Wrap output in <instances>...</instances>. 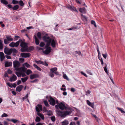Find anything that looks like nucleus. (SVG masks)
Wrapping results in <instances>:
<instances>
[{
    "label": "nucleus",
    "instance_id": "nucleus-31",
    "mask_svg": "<svg viewBox=\"0 0 125 125\" xmlns=\"http://www.w3.org/2000/svg\"><path fill=\"white\" fill-rule=\"evenodd\" d=\"M63 77L64 79H66L67 80H69V78H68V77H67V76L66 74H64L63 75Z\"/></svg>",
    "mask_w": 125,
    "mask_h": 125
},
{
    "label": "nucleus",
    "instance_id": "nucleus-45",
    "mask_svg": "<svg viewBox=\"0 0 125 125\" xmlns=\"http://www.w3.org/2000/svg\"><path fill=\"white\" fill-rule=\"evenodd\" d=\"M8 41L7 39H4V43L5 44H7L9 43L8 42Z\"/></svg>",
    "mask_w": 125,
    "mask_h": 125
},
{
    "label": "nucleus",
    "instance_id": "nucleus-50",
    "mask_svg": "<svg viewBox=\"0 0 125 125\" xmlns=\"http://www.w3.org/2000/svg\"><path fill=\"white\" fill-rule=\"evenodd\" d=\"M89 106H91L92 108H93L94 107V103H91L90 104V105H89Z\"/></svg>",
    "mask_w": 125,
    "mask_h": 125
},
{
    "label": "nucleus",
    "instance_id": "nucleus-15",
    "mask_svg": "<svg viewBox=\"0 0 125 125\" xmlns=\"http://www.w3.org/2000/svg\"><path fill=\"white\" fill-rule=\"evenodd\" d=\"M21 44L20 46L21 47L27 48V47L26 44L25 42L22 41L21 42Z\"/></svg>",
    "mask_w": 125,
    "mask_h": 125
},
{
    "label": "nucleus",
    "instance_id": "nucleus-63",
    "mask_svg": "<svg viewBox=\"0 0 125 125\" xmlns=\"http://www.w3.org/2000/svg\"><path fill=\"white\" fill-rule=\"evenodd\" d=\"M47 110L46 108L45 107H44L43 109V111L44 112H46L47 111Z\"/></svg>",
    "mask_w": 125,
    "mask_h": 125
},
{
    "label": "nucleus",
    "instance_id": "nucleus-32",
    "mask_svg": "<svg viewBox=\"0 0 125 125\" xmlns=\"http://www.w3.org/2000/svg\"><path fill=\"white\" fill-rule=\"evenodd\" d=\"M41 33L40 32H38L37 34V36L38 38L40 39H41Z\"/></svg>",
    "mask_w": 125,
    "mask_h": 125
},
{
    "label": "nucleus",
    "instance_id": "nucleus-4",
    "mask_svg": "<svg viewBox=\"0 0 125 125\" xmlns=\"http://www.w3.org/2000/svg\"><path fill=\"white\" fill-rule=\"evenodd\" d=\"M50 42L47 43L45 46L46 49L45 51H43V53L46 54H49L51 51L52 49L49 46Z\"/></svg>",
    "mask_w": 125,
    "mask_h": 125
},
{
    "label": "nucleus",
    "instance_id": "nucleus-42",
    "mask_svg": "<svg viewBox=\"0 0 125 125\" xmlns=\"http://www.w3.org/2000/svg\"><path fill=\"white\" fill-rule=\"evenodd\" d=\"M47 115L49 116H51L52 115V112L50 111H47Z\"/></svg>",
    "mask_w": 125,
    "mask_h": 125
},
{
    "label": "nucleus",
    "instance_id": "nucleus-12",
    "mask_svg": "<svg viewBox=\"0 0 125 125\" xmlns=\"http://www.w3.org/2000/svg\"><path fill=\"white\" fill-rule=\"evenodd\" d=\"M17 79V77L15 75H13V76L10 78V82H13L16 80Z\"/></svg>",
    "mask_w": 125,
    "mask_h": 125
},
{
    "label": "nucleus",
    "instance_id": "nucleus-52",
    "mask_svg": "<svg viewBox=\"0 0 125 125\" xmlns=\"http://www.w3.org/2000/svg\"><path fill=\"white\" fill-rule=\"evenodd\" d=\"M102 55L103 56V57L105 59H106V58L107 56V54H103Z\"/></svg>",
    "mask_w": 125,
    "mask_h": 125
},
{
    "label": "nucleus",
    "instance_id": "nucleus-20",
    "mask_svg": "<svg viewBox=\"0 0 125 125\" xmlns=\"http://www.w3.org/2000/svg\"><path fill=\"white\" fill-rule=\"evenodd\" d=\"M79 11L80 12L82 13H85L86 12V10L85 8H81L79 9Z\"/></svg>",
    "mask_w": 125,
    "mask_h": 125
},
{
    "label": "nucleus",
    "instance_id": "nucleus-9",
    "mask_svg": "<svg viewBox=\"0 0 125 125\" xmlns=\"http://www.w3.org/2000/svg\"><path fill=\"white\" fill-rule=\"evenodd\" d=\"M59 108L61 110H63L64 109H67V107L65 104L61 102L59 104Z\"/></svg>",
    "mask_w": 125,
    "mask_h": 125
},
{
    "label": "nucleus",
    "instance_id": "nucleus-58",
    "mask_svg": "<svg viewBox=\"0 0 125 125\" xmlns=\"http://www.w3.org/2000/svg\"><path fill=\"white\" fill-rule=\"evenodd\" d=\"M81 73L84 76H85L86 77H87V75H86V74H85V73H84L83 72H81Z\"/></svg>",
    "mask_w": 125,
    "mask_h": 125
},
{
    "label": "nucleus",
    "instance_id": "nucleus-28",
    "mask_svg": "<svg viewBox=\"0 0 125 125\" xmlns=\"http://www.w3.org/2000/svg\"><path fill=\"white\" fill-rule=\"evenodd\" d=\"M3 45L2 44V41L0 40V49L2 50L3 49Z\"/></svg>",
    "mask_w": 125,
    "mask_h": 125
},
{
    "label": "nucleus",
    "instance_id": "nucleus-6",
    "mask_svg": "<svg viewBox=\"0 0 125 125\" xmlns=\"http://www.w3.org/2000/svg\"><path fill=\"white\" fill-rule=\"evenodd\" d=\"M20 62L17 61H15L13 62V65L14 68H15L16 70V69L18 68V67L20 66Z\"/></svg>",
    "mask_w": 125,
    "mask_h": 125
},
{
    "label": "nucleus",
    "instance_id": "nucleus-22",
    "mask_svg": "<svg viewBox=\"0 0 125 125\" xmlns=\"http://www.w3.org/2000/svg\"><path fill=\"white\" fill-rule=\"evenodd\" d=\"M7 39L9 41H12L13 40V39L10 36L7 35L6 36Z\"/></svg>",
    "mask_w": 125,
    "mask_h": 125
},
{
    "label": "nucleus",
    "instance_id": "nucleus-30",
    "mask_svg": "<svg viewBox=\"0 0 125 125\" xmlns=\"http://www.w3.org/2000/svg\"><path fill=\"white\" fill-rule=\"evenodd\" d=\"M19 7V6L18 5H15L12 8L13 10H17Z\"/></svg>",
    "mask_w": 125,
    "mask_h": 125
},
{
    "label": "nucleus",
    "instance_id": "nucleus-61",
    "mask_svg": "<svg viewBox=\"0 0 125 125\" xmlns=\"http://www.w3.org/2000/svg\"><path fill=\"white\" fill-rule=\"evenodd\" d=\"M38 81L37 79H35L33 81H31L30 82L31 83H34V82H36Z\"/></svg>",
    "mask_w": 125,
    "mask_h": 125
},
{
    "label": "nucleus",
    "instance_id": "nucleus-29",
    "mask_svg": "<svg viewBox=\"0 0 125 125\" xmlns=\"http://www.w3.org/2000/svg\"><path fill=\"white\" fill-rule=\"evenodd\" d=\"M35 62L37 63L38 64L39 63L42 64H44V62L40 60H39L38 61H35Z\"/></svg>",
    "mask_w": 125,
    "mask_h": 125
},
{
    "label": "nucleus",
    "instance_id": "nucleus-40",
    "mask_svg": "<svg viewBox=\"0 0 125 125\" xmlns=\"http://www.w3.org/2000/svg\"><path fill=\"white\" fill-rule=\"evenodd\" d=\"M45 45V44L43 42H41L40 44V47H43Z\"/></svg>",
    "mask_w": 125,
    "mask_h": 125
},
{
    "label": "nucleus",
    "instance_id": "nucleus-54",
    "mask_svg": "<svg viewBox=\"0 0 125 125\" xmlns=\"http://www.w3.org/2000/svg\"><path fill=\"white\" fill-rule=\"evenodd\" d=\"M19 60L20 61H21L22 62H23L24 61V59L23 58H20Z\"/></svg>",
    "mask_w": 125,
    "mask_h": 125
},
{
    "label": "nucleus",
    "instance_id": "nucleus-51",
    "mask_svg": "<svg viewBox=\"0 0 125 125\" xmlns=\"http://www.w3.org/2000/svg\"><path fill=\"white\" fill-rule=\"evenodd\" d=\"M89 106H91L92 108H93L94 107V103H91L90 104V105H89Z\"/></svg>",
    "mask_w": 125,
    "mask_h": 125
},
{
    "label": "nucleus",
    "instance_id": "nucleus-43",
    "mask_svg": "<svg viewBox=\"0 0 125 125\" xmlns=\"http://www.w3.org/2000/svg\"><path fill=\"white\" fill-rule=\"evenodd\" d=\"M49 75L52 78L54 76V75L51 72L50 74H49Z\"/></svg>",
    "mask_w": 125,
    "mask_h": 125
},
{
    "label": "nucleus",
    "instance_id": "nucleus-35",
    "mask_svg": "<svg viewBox=\"0 0 125 125\" xmlns=\"http://www.w3.org/2000/svg\"><path fill=\"white\" fill-rule=\"evenodd\" d=\"M51 119L53 122H54L55 120V118L54 116H51Z\"/></svg>",
    "mask_w": 125,
    "mask_h": 125
},
{
    "label": "nucleus",
    "instance_id": "nucleus-21",
    "mask_svg": "<svg viewBox=\"0 0 125 125\" xmlns=\"http://www.w3.org/2000/svg\"><path fill=\"white\" fill-rule=\"evenodd\" d=\"M57 68L56 67H54L51 69H50V71L51 72H52V73H54V72L57 71Z\"/></svg>",
    "mask_w": 125,
    "mask_h": 125
},
{
    "label": "nucleus",
    "instance_id": "nucleus-11",
    "mask_svg": "<svg viewBox=\"0 0 125 125\" xmlns=\"http://www.w3.org/2000/svg\"><path fill=\"white\" fill-rule=\"evenodd\" d=\"M39 75L37 74H34L30 75V78L31 79H33L35 78L39 77Z\"/></svg>",
    "mask_w": 125,
    "mask_h": 125
},
{
    "label": "nucleus",
    "instance_id": "nucleus-55",
    "mask_svg": "<svg viewBox=\"0 0 125 125\" xmlns=\"http://www.w3.org/2000/svg\"><path fill=\"white\" fill-rule=\"evenodd\" d=\"M7 85H8V86H9L10 87L12 88V84H11L10 83H7Z\"/></svg>",
    "mask_w": 125,
    "mask_h": 125
},
{
    "label": "nucleus",
    "instance_id": "nucleus-7",
    "mask_svg": "<svg viewBox=\"0 0 125 125\" xmlns=\"http://www.w3.org/2000/svg\"><path fill=\"white\" fill-rule=\"evenodd\" d=\"M35 108L36 111L37 112V115L40 117L42 120H43L44 118V116L43 115L39 113L40 112V110L38 107L36 106Z\"/></svg>",
    "mask_w": 125,
    "mask_h": 125
},
{
    "label": "nucleus",
    "instance_id": "nucleus-59",
    "mask_svg": "<svg viewBox=\"0 0 125 125\" xmlns=\"http://www.w3.org/2000/svg\"><path fill=\"white\" fill-rule=\"evenodd\" d=\"M22 72H21V75L22 77H24L26 75L24 73H23Z\"/></svg>",
    "mask_w": 125,
    "mask_h": 125
},
{
    "label": "nucleus",
    "instance_id": "nucleus-62",
    "mask_svg": "<svg viewBox=\"0 0 125 125\" xmlns=\"http://www.w3.org/2000/svg\"><path fill=\"white\" fill-rule=\"evenodd\" d=\"M21 80H19L17 81V84L18 85L20 84L21 83Z\"/></svg>",
    "mask_w": 125,
    "mask_h": 125
},
{
    "label": "nucleus",
    "instance_id": "nucleus-33",
    "mask_svg": "<svg viewBox=\"0 0 125 125\" xmlns=\"http://www.w3.org/2000/svg\"><path fill=\"white\" fill-rule=\"evenodd\" d=\"M19 4L21 6H23L24 5V3H23V1L22 0H20L19 2Z\"/></svg>",
    "mask_w": 125,
    "mask_h": 125
},
{
    "label": "nucleus",
    "instance_id": "nucleus-3",
    "mask_svg": "<svg viewBox=\"0 0 125 125\" xmlns=\"http://www.w3.org/2000/svg\"><path fill=\"white\" fill-rule=\"evenodd\" d=\"M72 111H66L64 112L59 111L58 112L57 115L61 117H65L67 115H70Z\"/></svg>",
    "mask_w": 125,
    "mask_h": 125
},
{
    "label": "nucleus",
    "instance_id": "nucleus-36",
    "mask_svg": "<svg viewBox=\"0 0 125 125\" xmlns=\"http://www.w3.org/2000/svg\"><path fill=\"white\" fill-rule=\"evenodd\" d=\"M41 120L40 118L39 117H37L35 119V121L36 122H39Z\"/></svg>",
    "mask_w": 125,
    "mask_h": 125
},
{
    "label": "nucleus",
    "instance_id": "nucleus-27",
    "mask_svg": "<svg viewBox=\"0 0 125 125\" xmlns=\"http://www.w3.org/2000/svg\"><path fill=\"white\" fill-rule=\"evenodd\" d=\"M33 66L38 70L41 71V69L39 66H38L36 64H34L33 65Z\"/></svg>",
    "mask_w": 125,
    "mask_h": 125
},
{
    "label": "nucleus",
    "instance_id": "nucleus-2",
    "mask_svg": "<svg viewBox=\"0 0 125 125\" xmlns=\"http://www.w3.org/2000/svg\"><path fill=\"white\" fill-rule=\"evenodd\" d=\"M27 69V68H26L24 66L19 68H17L16 71L18 72H16L15 73L18 77H20L21 75V72H24Z\"/></svg>",
    "mask_w": 125,
    "mask_h": 125
},
{
    "label": "nucleus",
    "instance_id": "nucleus-34",
    "mask_svg": "<svg viewBox=\"0 0 125 125\" xmlns=\"http://www.w3.org/2000/svg\"><path fill=\"white\" fill-rule=\"evenodd\" d=\"M18 121V120L15 119H12L11 120V121L13 122L14 123H17Z\"/></svg>",
    "mask_w": 125,
    "mask_h": 125
},
{
    "label": "nucleus",
    "instance_id": "nucleus-26",
    "mask_svg": "<svg viewBox=\"0 0 125 125\" xmlns=\"http://www.w3.org/2000/svg\"><path fill=\"white\" fill-rule=\"evenodd\" d=\"M0 1L1 3L5 5H7L8 4V2L6 0H1Z\"/></svg>",
    "mask_w": 125,
    "mask_h": 125
},
{
    "label": "nucleus",
    "instance_id": "nucleus-17",
    "mask_svg": "<svg viewBox=\"0 0 125 125\" xmlns=\"http://www.w3.org/2000/svg\"><path fill=\"white\" fill-rule=\"evenodd\" d=\"M4 52L7 55H10L11 54V49L9 50H4Z\"/></svg>",
    "mask_w": 125,
    "mask_h": 125
},
{
    "label": "nucleus",
    "instance_id": "nucleus-46",
    "mask_svg": "<svg viewBox=\"0 0 125 125\" xmlns=\"http://www.w3.org/2000/svg\"><path fill=\"white\" fill-rule=\"evenodd\" d=\"M67 7L68 8L70 9L71 10H72V9L73 8L71 6L69 5L67 6Z\"/></svg>",
    "mask_w": 125,
    "mask_h": 125
},
{
    "label": "nucleus",
    "instance_id": "nucleus-48",
    "mask_svg": "<svg viewBox=\"0 0 125 125\" xmlns=\"http://www.w3.org/2000/svg\"><path fill=\"white\" fill-rule=\"evenodd\" d=\"M8 116V115L5 113H4L3 115H1V117H6Z\"/></svg>",
    "mask_w": 125,
    "mask_h": 125
},
{
    "label": "nucleus",
    "instance_id": "nucleus-19",
    "mask_svg": "<svg viewBox=\"0 0 125 125\" xmlns=\"http://www.w3.org/2000/svg\"><path fill=\"white\" fill-rule=\"evenodd\" d=\"M34 37L35 39V42L36 44L37 45H38L39 44V40L37 38L36 36L35 35H34Z\"/></svg>",
    "mask_w": 125,
    "mask_h": 125
},
{
    "label": "nucleus",
    "instance_id": "nucleus-38",
    "mask_svg": "<svg viewBox=\"0 0 125 125\" xmlns=\"http://www.w3.org/2000/svg\"><path fill=\"white\" fill-rule=\"evenodd\" d=\"M19 1L17 0H13L12 1V3L14 4H17L18 3Z\"/></svg>",
    "mask_w": 125,
    "mask_h": 125
},
{
    "label": "nucleus",
    "instance_id": "nucleus-25",
    "mask_svg": "<svg viewBox=\"0 0 125 125\" xmlns=\"http://www.w3.org/2000/svg\"><path fill=\"white\" fill-rule=\"evenodd\" d=\"M28 79V77L27 76L25 78H21V79L22 82L23 83L25 82Z\"/></svg>",
    "mask_w": 125,
    "mask_h": 125
},
{
    "label": "nucleus",
    "instance_id": "nucleus-5",
    "mask_svg": "<svg viewBox=\"0 0 125 125\" xmlns=\"http://www.w3.org/2000/svg\"><path fill=\"white\" fill-rule=\"evenodd\" d=\"M22 39H20L16 43L12 42L9 44V46L11 47H17L19 46L20 43Z\"/></svg>",
    "mask_w": 125,
    "mask_h": 125
},
{
    "label": "nucleus",
    "instance_id": "nucleus-37",
    "mask_svg": "<svg viewBox=\"0 0 125 125\" xmlns=\"http://www.w3.org/2000/svg\"><path fill=\"white\" fill-rule=\"evenodd\" d=\"M37 106L38 107V108L39 109V110H41V111H42V105H41L39 104H38L37 105Z\"/></svg>",
    "mask_w": 125,
    "mask_h": 125
},
{
    "label": "nucleus",
    "instance_id": "nucleus-39",
    "mask_svg": "<svg viewBox=\"0 0 125 125\" xmlns=\"http://www.w3.org/2000/svg\"><path fill=\"white\" fill-rule=\"evenodd\" d=\"M26 48L21 47V52H24L26 51Z\"/></svg>",
    "mask_w": 125,
    "mask_h": 125
},
{
    "label": "nucleus",
    "instance_id": "nucleus-14",
    "mask_svg": "<svg viewBox=\"0 0 125 125\" xmlns=\"http://www.w3.org/2000/svg\"><path fill=\"white\" fill-rule=\"evenodd\" d=\"M0 58L1 61H2L5 58L3 52H0Z\"/></svg>",
    "mask_w": 125,
    "mask_h": 125
},
{
    "label": "nucleus",
    "instance_id": "nucleus-8",
    "mask_svg": "<svg viewBox=\"0 0 125 125\" xmlns=\"http://www.w3.org/2000/svg\"><path fill=\"white\" fill-rule=\"evenodd\" d=\"M49 101L50 103V104L51 105L54 106L55 105V101L54 99L51 96H50V99Z\"/></svg>",
    "mask_w": 125,
    "mask_h": 125
},
{
    "label": "nucleus",
    "instance_id": "nucleus-57",
    "mask_svg": "<svg viewBox=\"0 0 125 125\" xmlns=\"http://www.w3.org/2000/svg\"><path fill=\"white\" fill-rule=\"evenodd\" d=\"M5 57L7 59H11V57L10 56L6 55Z\"/></svg>",
    "mask_w": 125,
    "mask_h": 125
},
{
    "label": "nucleus",
    "instance_id": "nucleus-13",
    "mask_svg": "<svg viewBox=\"0 0 125 125\" xmlns=\"http://www.w3.org/2000/svg\"><path fill=\"white\" fill-rule=\"evenodd\" d=\"M23 87V86L21 85L17 87L16 90L18 92H20L21 91L22 88Z\"/></svg>",
    "mask_w": 125,
    "mask_h": 125
},
{
    "label": "nucleus",
    "instance_id": "nucleus-24",
    "mask_svg": "<svg viewBox=\"0 0 125 125\" xmlns=\"http://www.w3.org/2000/svg\"><path fill=\"white\" fill-rule=\"evenodd\" d=\"M26 72V74L28 75L31 73H32V72L30 69H27L26 71L25 72Z\"/></svg>",
    "mask_w": 125,
    "mask_h": 125
},
{
    "label": "nucleus",
    "instance_id": "nucleus-23",
    "mask_svg": "<svg viewBox=\"0 0 125 125\" xmlns=\"http://www.w3.org/2000/svg\"><path fill=\"white\" fill-rule=\"evenodd\" d=\"M62 125H68L69 124L68 121L65 120L62 123Z\"/></svg>",
    "mask_w": 125,
    "mask_h": 125
},
{
    "label": "nucleus",
    "instance_id": "nucleus-49",
    "mask_svg": "<svg viewBox=\"0 0 125 125\" xmlns=\"http://www.w3.org/2000/svg\"><path fill=\"white\" fill-rule=\"evenodd\" d=\"M117 109L118 110H120L121 112L122 113H125V112L121 109V108H117Z\"/></svg>",
    "mask_w": 125,
    "mask_h": 125
},
{
    "label": "nucleus",
    "instance_id": "nucleus-47",
    "mask_svg": "<svg viewBox=\"0 0 125 125\" xmlns=\"http://www.w3.org/2000/svg\"><path fill=\"white\" fill-rule=\"evenodd\" d=\"M44 103L46 106H47L48 105V104L47 101H44Z\"/></svg>",
    "mask_w": 125,
    "mask_h": 125
},
{
    "label": "nucleus",
    "instance_id": "nucleus-16",
    "mask_svg": "<svg viewBox=\"0 0 125 125\" xmlns=\"http://www.w3.org/2000/svg\"><path fill=\"white\" fill-rule=\"evenodd\" d=\"M12 65V63L11 62H6L5 63V67H8L11 66Z\"/></svg>",
    "mask_w": 125,
    "mask_h": 125
},
{
    "label": "nucleus",
    "instance_id": "nucleus-41",
    "mask_svg": "<svg viewBox=\"0 0 125 125\" xmlns=\"http://www.w3.org/2000/svg\"><path fill=\"white\" fill-rule=\"evenodd\" d=\"M91 23L92 24H93L94 25L95 27H96L97 26L95 24V21L93 20H92L91 21Z\"/></svg>",
    "mask_w": 125,
    "mask_h": 125
},
{
    "label": "nucleus",
    "instance_id": "nucleus-53",
    "mask_svg": "<svg viewBox=\"0 0 125 125\" xmlns=\"http://www.w3.org/2000/svg\"><path fill=\"white\" fill-rule=\"evenodd\" d=\"M29 49L31 51L33 49L34 47L33 46H30L29 47Z\"/></svg>",
    "mask_w": 125,
    "mask_h": 125
},
{
    "label": "nucleus",
    "instance_id": "nucleus-56",
    "mask_svg": "<svg viewBox=\"0 0 125 125\" xmlns=\"http://www.w3.org/2000/svg\"><path fill=\"white\" fill-rule=\"evenodd\" d=\"M75 52L79 55H80L81 54V52L80 51H75Z\"/></svg>",
    "mask_w": 125,
    "mask_h": 125
},
{
    "label": "nucleus",
    "instance_id": "nucleus-44",
    "mask_svg": "<svg viewBox=\"0 0 125 125\" xmlns=\"http://www.w3.org/2000/svg\"><path fill=\"white\" fill-rule=\"evenodd\" d=\"M24 64L25 65L26 67L27 68H29L30 66V65L27 62L25 63Z\"/></svg>",
    "mask_w": 125,
    "mask_h": 125
},
{
    "label": "nucleus",
    "instance_id": "nucleus-60",
    "mask_svg": "<svg viewBox=\"0 0 125 125\" xmlns=\"http://www.w3.org/2000/svg\"><path fill=\"white\" fill-rule=\"evenodd\" d=\"M104 70L105 71V72L107 74H108V72L107 70V68H104Z\"/></svg>",
    "mask_w": 125,
    "mask_h": 125
},
{
    "label": "nucleus",
    "instance_id": "nucleus-10",
    "mask_svg": "<svg viewBox=\"0 0 125 125\" xmlns=\"http://www.w3.org/2000/svg\"><path fill=\"white\" fill-rule=\"evenodd\" d=\"M21 54V56L24 58L28 57L31 55L30 53H22Z\"/></svg>",
    "mask_w": 125,
    "mask_h": 125
},
{
    "label": "nucleus",
    "instance_id": "nucleus-1",
    "mask_svg": "<svg viewBox=\"0 0 125 125\" xmlns=\"http://www.w3.org/2000/svg\"><path fill=\"white\" fill-rule=\"evenodd\" d=\"M48 35L46 34L45 35L43 36L42 39L45 42H47V43L50 42V44L53 48L55 47L56 45L57 44V42L54 37L53 36L52 38H50L48 36Z\"/></svg>",
    "mask_w": 125,
    "mask_h": 125
},
{
    "label": "nucleus",
    "instance_id": "nucleus-18",
    "mask_svg": "<svg viewBox=\"0 0 125 125\" xmlns=\"http://www.w3.org/2000/svg\"><path fill=\"white\" fill-rule=\"evenodd\" d=\"M11 53L12 52L13 54V55H16L17 51L16 49H11Z\"/></svg>",
    "mask_w": 125,
    "mask_h": 125
},
{
    "label": "nucleus",
    "instance_id": "nucleus-64",
    "mask_svg": "<svg viewBox=\"0 0 125 125\" xmlns=\"http://www.w3.org/2000/svg\"><path fill=\"white\" fill-rule=\"evenodd\" d=\"M8 72L9 73L11 74L12 73V71L10 69H8Z\"/></svg>",
    "mask_w": 125,
    "mask_h": 125
}]
</instances>
